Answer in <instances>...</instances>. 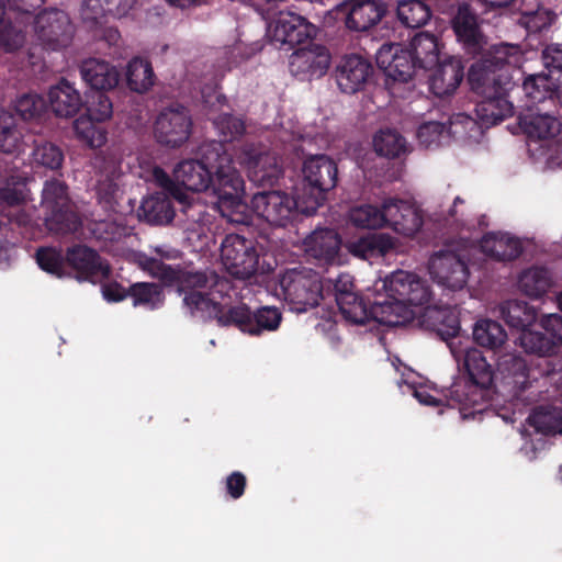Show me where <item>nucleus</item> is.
I'll use <instances>...</instances> for the list:
<instances>
[{"label":"nucleus","instance_id":"nucleus-1","mask_svg":"<svg viewBox=\"0 0 562 562\" xmlns=\"http://www.w3.org/2000/svg\"><path fill=\"white\" fill-rule=\"evenodd\" d=\"M385 300L368 302L358 292L348 305H338L342 317L352 325L379 324L387 327L406 325L415 318L413 306L429 303L431 291L417 274L397 270L382 281Z\"/></svg>","mask_w":562,"mask_h":562},{"label":"nucleus","instance_id":"nucleus-2","mask_svg":"<svg viewBox=\"0 0 562 562\" xmlns=\"http://www.w3.org/2000/svg\"><path fill=\"white\" fill-rule=\"evenodd\" d=\"M505 58L487 55L471 65L468 81L471 89L482 99L475 105V113L482 125H495L514 114L510 95L514 83L506 71Z\"/></svg>","mask_w":562,"mask_h":562},{"label":"nucleus","instance_id":"nucleus-3","mask_svg":"<svg viewBox=\"0 0 562 562\" xmlns=\"http://www.w3.org/2000/svg\"><path fill=\"white\" fill-rule=\"evenodd\" d=\"M211 149L206 150V161L212 162L211 187L217 196L216 206L223 217L239 222L247 204L245 199V181L235 168L232 156L223 142L212 140Z\"/></svg>","mask_w":562,"mask_h":562},{"label":"nucleus","instance_id":"nucleus-4","mask_svg":"<svg viewBox=\"0 0 562 562\" xmlns=\"http://www.w3.org/2000/svg\"><path fill=\"white\" fill-rule=\"evenodd\" d=\"M145 269L154 277L159 279L165 285H176L180 295H183L184 307L192 316H201L202 310L191 303L193 296L200 295L206 302H213L209 291L218 288V291L229 288V282L221 278L214 271H193L180 266L167 265L155 258H148Z\"/></svg>","mask_w":562,"mask_h":562},{"label":"nucleus","instance_id":"nucleus-5","mask_svg":"<svg viewBox=\"0 0 562 562\" xmlns=\"http://www.w3.org/2000/svg\"><path fill=\"white\" fill-rule=\"evenodd\" d=\"M302 172L300 193L305 203L304 211L306 215H313L326 201L327 193L337 186L338 167L334 159L322 154L307 158Z\"/></svg>","mask_w":562,"mask_h":562},{"label":"nucleus","instance_id":"nucleus-6","mask_svg":"<svg viewBox=\"0 0 562 562\" xmlns=\"http://www.w3.org/2000/svg\"><path fill=\"white\" fill-rule=\"evenodd\" d=\"M279 286L283 300L297 313L316 307L323 297L321 278L312 269L286 270L279 279Z\"/></svg>","mask_w":562,"mask_h":562},{"label":"nucleus","instance_id":"nucleus-7","mask_svg":"<svg viewBox=\"0 0 562 562\" xmlns=\"http://www.w3.org/2000/svg\"><path fill=\"white\" fill-rule=\"evenodd\" d=\"M252 211L269 224L285 227L299 214H305L303 196H292L282 191H262L252 195Z\"/></svg>","mask_w":562,"mask_h":562},{"label":"nucleus","instance_id":"nucleus-8","mask_svg":"<svg viewBox=\"0 0 562 562\" xmlns=\"http://www.w3.org/2000/svg\"><path fill=\"white\" fill-rule=\"evenodd\" d=\"M251 182L260 187H272L283 175V168L276 153L261 144L246 143L238 156Z\"/></svg>","mask_w":562,"mask_h":562},{"label":"nucleus","instance_id":"nucleus-9","mask_svg":"<svg viewBox=\"0 0 562 562\" xmlns=\"http://www.w3.org/2000/svg\"><path fill=\"white\" fill-rule=\"evenodd\" d=\"M221 259L227 271L237 279H249L258 270L259 254L251 239L228 234L222 241Z\"/></svg>","mask_w":562,"mask_h":562},{"label":"nucleus","instance_id":"nucleus-10","mask_svg":"<svg viewBox=\"0 0 562 562\" xmlns=\"http://www.w3.org/2000/svg\"><path fill=\"white\" fill-rule=\"evenodd\" d=\"M37 41L46 50H61L70 45L75 27L68 14L58 9L44 10L34 20Z\"/></svg>","mask_w":562,"mask_h":562},{"label":"nucleus","instance_id":"nucleus-11","mask_svg":"<svg viewBox=\"0 0 562 562\" xmlns=\"http://www.w3.org/2000/svg\"><path fill=\"white\" fill-rule=\"evenodd\" d=\"M192 131L190 111L181 104H172L160 111L154 124V134L161 145L177 148L183 145Z\"/></svg>","mask_w":562,"mask_h":562},{"label":"nucleus","instance_id":"nucleus-12","mask_svg":"<svg viewBox=\"0 0 562 562\" xmlns=\"http://www.w3.org/2000/svg\"><path fill=\"white\" fill-rule=\"evenodd\" d=\"M428 269L438 284L452 291L462 290L469 279L468 265L450 250L435 252L429 259Z\"/></svg>","mask_w":562,"mask_h":562},{"label":"nucleus","instance_id":"nucleus-13","mask_svg":"<svg viewBox=\"0 0 562 562\" xmlns=\"http://www.w3.org/2000/svg\"><path fill=\"white\" fill-rule=\"evenodd\" d=\"M376 65L387 77L401 82H408L419 71L408 47L396 43H383L375 54Z\"/></svg>","mask_w":562,"mask_h":562},{"label":"nucleus","instance_id":"nucleus-14","mask_svg":"<svg viewBox=\"0 0 562 562\" xmlns=\"http://www.w3.org/2000/svg\"><path fill=\"white\" fill-rule=\"evenodd\" d=\"M191 303L202 310L200 317L216 321L220 327H236L241 333L248 334L251 318V310L246 303L236 305L222 304L218 302H206L202 296L196 295Z\"/></svg>","mask_w":562,"mask_h":562},{"label":"nucleus","instance_id":"nucleus-15","mask_svg":"<svg viewBox=\"0 0 562 562\" xmlns=\"http://www.w3.org/2000/svg\"><path fill=\"white\" fill-rule=\"evenodd\" d=\"M211 144L212 142H205L199 147L198 159H184L173 169L176 181L189 191L202 192L211 187L214 164L206 161L207 154L204 150Z\"/></svg>","mask_w":562,"mask_h":562},{"label":"nucleus","instance_id":"nucleus-16","mask_svg":"<svg viewBox=\"0 0 562 562\" xmlns=\"http://www.w3.org/2000/svg\"><path fill=\"white\" fill-rule=\"evenodd\" d=\"M315 34V27L304 16L293 12L281 11L271 30V41L280 44V47L288 45L289 49L305 43Z\"/></svg>","mask_w":562,"mask_h":562},{"label":"nucleus","instance_id":"nucleus-17","mask_svg":"<svg viewBox=\"0 0 562 562\" xmlns=\"http://www.w3.org/2000/svg\"><path fill=\"white\" fill-rule=\"evenodd\" d=\"M66 261L79 280L95 283L106 279L110 274V268L102 261L100 255L86 245L68 247Z\"/></svg>","mask_w":562,"mask_h":562},{"label":"nucleus","instance_id":"nucleus-18","mask_svg":"<svg viewBox=\"0 0 562 562\" xmlns=\"http://www.w3.org/2000/svg\"><path fill=\"white\" fill-rule=\"evenodd\" d=\"M372 74V64L356 54L344 56L335 67L337 86L346 94H353L362 90Z\"/></svg>","mask_w":562,"mask_h":562},{"label":"nucleus","instance_id":"nucleus-19","mask_svg":"<svg viewBox=\"0 0 562 562\" xmlns=\"http://www.w3.org/2000/svg\"><path fill=\"white\" fill-rule=\"evenodd\" d=\"M330 65V54L324 46L295 50L290 59V71L299 80H313L323 77Z\"/></svg>","mask_w":562,"mask_h":562},{"label":"nucleus","instance_id":"nucleus-20","mask_svg":"<svg viewBox=\"0 0 562 562\" xmlns=\"http://www.w3.org/2000/svg\"><path fill=\"white\" fill-rule=\"evenodd\" d=\"M385 226L403 236L415 235L423 225L419 211L408 201L387 199L384 201Z\"/></svg>","mask_w":562,"mask_h":562},{"label":"nucleus","instance_id":"nucleus-21","mask_svg":"<svg viewBox=\"0 0 562 562\" xmlns=\"http://www.w3.org/2000/svg\"><path fill=\"white\" fill-rule=\"evenodd\" d=\"M452 29L468 53L473 55L480 53L483 48L484 36L480 29L477 13L470 4L462 3L458 7L457 13L452 18Z\"/></svg>","mask_w":562,"mask_h":562},{"label":"nucleus","instance_id":"nucleus-22","mask_svg":"<svg viewBox=\"0 0 562 562\" xmlns=\"http://www.w3.org/2000/svg\"><path fill=\"white\" fill-rule=\"evenodd\" d=\"M386 11L383 0H350L345 23L350 31L366 32L376 25Z\"/></svg>","mask_w":562,"mask_h":562},{"label":"nucleus","instance_id":"nucleus-23","mask_svg":"<svg viewBox=\"0 0 562 562\" xmlns=\"http://www.w3.org/2000/svg\"><path fill=\"white\" fill-rule=\"evenodd\" d=\"M306 252L324 265L340 263L341 238L333 228L314 231L305 239Z\"/></svg>","mask_w":562,"mask_h":562},{"label":"nucleus","instance_id":"nucleus-24","mask_svg":"<svg viewBox=\"0 0 562 562\" xmlns=\"http://www.w3.org/2000/svg\"><path fill=\"white\" fill-rule=\"evenodd\" d=\"M501 383L508 386L514 395L525 391L529 385V368L526 360L514 353H505L498 358L497 373Z\"/></svg>","mask_w":562,"mask_h":562},{"label":"nucleus","instance_id":"nucleus-25","mask_svg":"<svg viewBox=\"0 0 562 562\" xmlns=\"http://www.w3.org/2000/svg\"><path fill=\"white\" fill-rule=\"evenodd\" d=\"M429 77V88L437 97H446L456 91L463 79V65L454 56L438 61Z\"/></svg>","mask_w":562,"mask_h":562},{"label":"nucleus","instance_id":"nucleus-26","mask_svg":"<svg viewBox=\"0 0 562 562\" xmlns=\"http://www.w3.org/2000/svg\"><path fill=\"white\" fill-rule=\"evenodd\" d=\"M518 124L530 139H550L561 132L560 120L550 114L529 109L518 116Z\"/></svg>","mask_w":562,"mask_h":562},{"label":"nucleus","instance_id":"nucleus-27","mask_svg":"<svg viewBox=\"0 0 562 562\" xmlns=\"http://www.w3.org/2000/svg\"><path fill=\"white\" fill-rule=\"evenodd\" d=\"M80 75L91 91L112 90L120 79V74L114 66L98 58L83 60L80 65Z\"/></svg>","mask_w":562,"mask_h":562},{"label":"nucleus","instance_id":"nucleus-28","mask_svg":"<svg viewBox=\"0 0 562 562\" xmlns=\"http://www.w3.org/2000/svg\"><path fill=\"white\" fill-rule=\"evenodd\" d=\"M33 135L24 132V125L10 112H0V151L19 155L31 142Z\"/></svg>","mask_w":562,"mask_h":562},{"label":"nucleus","instance_id":"nucleus-29","mask_svg":"<svg viewBox=\"0 0 562 562\" xmlns=\"http://www.w3.org/2000/svg\"><path fill=\"white\" fill-rule=\"evenodd\" d=\"M483 254L497 261H512L522 252V246L518 238L505 233H487L481 241Z\"/></svg>","mask_w":562,"mask_h":562},{"label":"nucleus","instance_id":"nucleus-30","mask_svg":"<svg viewBox=\"0 0 562 562\" xmlns=\"http://www.w3.org/2000/svg\"><path fill=\"white\" fill-rule=\"evenodd\" d=\"M172 199L165 192L146 196L138 209V216L150 225H166L175 217Z\"/></svg>","mask_w":562,"mask_h":562},{"label":"nucleus","instance_id":"nucleus-31","mask_svg":"<svg viewBox=\"0 0 562 562\" xmlns=\"http://www.w3.org/2000/svg\"><path fill=\"white\" fill-rule=\"evenodd\" d=\"M48 102L53 112L59 117L75 116L83 105L80 93L65 79L49 89Z\"/></svg>","mask_w":562,"mask_h":562},{"label":"nucleus","instance_id":"nucleus-32","mask_svg":"<svg viewBox=\"0 0 562 562\" xmlns=\"http://www.w3.org/2000/svg\"><path fill=\"white\" fill-rule=\"evenodd\" d=\"M395 248V239L383 233H369L347 244L348 251L359 259L384 256Z\"/></svg>","mask_w":562,"mask_h":562},{"label":"nucleus","instance_id":"nucleus-33","mask_svg":"<svg viewBox=\"0 0 562 562\" xmlns=\"http://www.w3.org/2000/svg\"><path fill=\"white\" fill-rule=\"evenodd\" d=\"M461 367L467 372L469 380L481 389L491 387L496 376L492 364L487 362L483 352L475 348L465 351Z\"/></svg>","mask_w":562,"mask_h":562},{"label":"nucleus","instance_id":"nucleus-34","mask_svg":"<svg viewBox=\"0 0 562 562\" xmlns=\"http://www.w3.org/2000/svg\"><path fill=\"white\" fill-rule=\"evenodd\" d=\"M407 47L423 71L432 69L439 61L438 38L431 33H417Z\"/></svg>","mask_w":562,"mask_h":562},{"label":"nucleus","instance_id":"nucleus-35","mask_svg":"<svg viewBox=\"0 0 562 562\" xmlns=\"http://www.w3.org/2000/svg\"><path fill=\"white\" fill-rule=\"evenodd\" d=\"M527 424L544 436L562 434V408L552 405L536 406L527 417Z\"/></svg>","mask_w":562,"mask_h":562},{"label":"nucleus","instance_id":"nucleus-36","mask_svg":"<svg viewBox=\"0 0 562 562\" xmlns=\"http://www.w3.org/2000/svg\"><path fill=\"white\" fill-rule=\"evenodd\" d=\"M499 315L512 328L522 330L531 326L537 319L536 310L520 300H507L499 305Z\"/></svg>","mask_w":562,"mask_h":562},{"label":"nucleus","instance_id":"nucleus-37","mask_svg":"<svg viewBox=\"0 0 562 562\" xmlns=\"http://www.w3.org/2000/svg\"><path fill=\"white\" fill-rule=\"evenodd\" d=\"M44 225L56 236H66L76 233L82 225L77 212L71 206L45 211Z\"/></svg>","mask_w":562,"mask_h":562},{"label":"nucleus","instance_id":"nucleus-38","mask_svg":"<svg viewBox=\"0 0 562 562\" xmlns=\"http://www.w3.org/2000/svg\"><path fill=\"white\" fill-rule=\"evenodd\" d=\"M530 104L543 103L546 100L553 101L557 92V83L550 75L544 72L529 75L525 78L521 87Z\"/></svg>","mask_w":562,"mask_h":562},{"label":"nucleus","instance_id":"nucleus-39","mask_svg":"<svg viewBox=\"0 0 562 562\" xmlns=\"http://www.w3.org/2000/svg\"><path fill=\"white\" fill-rule=\"evenodd\" d=\"M155 74L150 61L134 57L126 67L127 87L137 93L147 92L155 83Z\"/></svg>","mask_w":562,"mask_h":562},{"label":"nucleus","instance_id":"nucleus-40","mask_svg":"<svg viewBox=\"0 0 562 562\" xmlns=\"http://www.w3.org/2000/svg\"><path fill=\"white\" fill-rule=\"evenodd\" d=\"M473 339L482 347L496 350L505 344L507 334L496 321L480 319L473 327Z\"/></svg>","mask_w":562,"mask_h":562},{"label":"nucleus","instance_id":"nucleus-41","mask_svg":"<svg viewBox=\"0 0 562 562\" xmlns=\"http://www.w3.org/2000/svg\"><path fill=\"white\" fill-rule=\"evenodd\" d=\"M130 297L133 306H143L154 311L159 308L165 301L161 285L154 282H136L130 285Z\"/></svg>","mask_w":562,"mask_h":562},{"label":"nucleus","instance_id":"nucleus-42","mask_svg":"<svg viewBox=\"0 0 562 562\" xmlns=\"http://www.w3.org/2000/svg\"><path fill=\"white\" fill-rule=\"evenodd\" d=\"M518 285L526 295L540 297L551 285L550 273L542 267L529 268L520 273Z\"/></svg>","mask_w":562,"mask_h":562},{"label":"nucleus","instance_id":"nucleus-43","mask_svg":"<svg viewBox=\"0 0 562 562\" xmlns=\"http://www.w3.org/2000/svg\"><path fill=\"white\" fill-rule=\"evenodd\" d=\"M35 258L43 271L58 279L70 276V272L67 270L66 252L64 254L61 248L40 247L36 250Z\"/></svg>","mask_w":562,"mask_h":562},{"label":"nucleus","instance_id":"nucleus-44","mask_svg":"<svg viewBox=\"0 0 562 562\" xmlns=\"http://www.w3.org/2000/svg\"><path fill=\"white\" fill-rule=\"evenodd\" d=\"M282 318L281 311L274 306H261L251 311L248 335L261 336L267 331H276L280 327Z\"/></svg>","mask_w":562,"mask_h":562},{"label":"nucleus","instance_id":"nucleus-45","mask_svg":"<svg viewBox=\"0 0 562 562\" xmlns=\"http://www.w3.org/2000/svg\"><path fill=\"white\" fill-rule=\"evenodd\" d=\"M373 147L378 155L397 158L406 153L405 138L394 130H381L373 138Z\"/></svg>","mask_w":562,"mask_h":562},{"label":"nucleus","instance_id":"nucleus-46","mask_svg":"<svg viewBox=\"0 0 562 562\" xmlns=\"http://www.w3.org/2000/svg\"><path fill=\"white\" fill-rule=\"evenodd\" d=\"M349 221L360 228L378 229L384 227V203L381 209L371 204L353 207L349 212Z\"/></svg>","mask_w":562,"mask_h":562},{"label":"nucleus","instance_id":"nucleus-47","mask_svg":"<svg viewBox=\"0 0 562 562\" xmlns=\"http://www.w3.org/2000/svg\"><path fill=\"white\" fill-rule=\"evenodd\" d=\"M34 145L32 151L33 161L50 170H57L63 166V150L55 144L42 139H31Z\"/></svg>","mask_w":562,"mask_h":562},{"label":"nucleus","instance_id":"nucleus-48","mask_svg":"<svg viewBox=\"0 0 562 562\" xmlns=\"http://www.w3.org/2000/svg\"><path fill=\"white\" fill-rule=\"evenodd\" d=\"M557 15L551 10L538 4L536 9L524 10L518 18V24L529 33H540L551 26Z\"/></svg>","mask_w":562,"mask_h":562},{"label":"nucleus","instance_id":"nucleus-49","mask_svg":"<svg viewBox=\"0 0 562 562\" xmlns=\"http://www.w3.org/2000/svg\"><path fill=\"white\" fill-rule=\"evenodd\" d=\"M520 346L527 353L540 357L551 356L555 351L554 340L542 331L525 329L519 336Z\"/></svg>","mask_w":562,"mask_h":562},{"label":"nucleus","instance_id":"nucleus-50","mask_svg":"<svg viewBox=\"0 0 562 562\" xmlns=\"http://www.w3.org/2000/svg\"><path fill=\"white\" fill-rule=\"evenodd\" d=\"M29 193L27 178L20 175L10 176L0 188V202L8 206H19L26 202Z\"/></svg>","mask_w":562,"mask_h":562},{"label":"nucleus","instance_id":"nucleus-51","mask_svg":"<svg viewBox=\"0 0 562 562\" xmlns=\"http://www.w3.org/2000/svg\"><path fill=\"white\" fill-rule=\"evenodd\" d=\"M88 114L80 116L74 122V130L79 139L86 142L91 148H98L106 142V134L102 131Z\"/></svg>","mask_w":562,"mask_h":562},{"label":"nucleus","instance_id":"nucleus-52","mask_svg":"<svg viewBox=\"0 0 562 562\" xmlns=\"http://www.w3.org/2000/svg\"><path fill=\"white\" fill-rule=\"evenodd\" d=\"M13 109L22 121H31L46 111L47 102L37 93H24L15 100Z\"/></svg>","mask_w":562,"mask_h":562},{"label":"nucleus","instance_id":"nucleus-53","mask_svg":"<svg viewBox=\"0 0 562 562\" xmlns=\"http://www.w3.org/2000/svg\"><path fill=\"white\" fill-rule=\"evenodd\" d=\"M105 91L95 90L87 94L86 114L98 122H104L113 114V103Z\"/></svg>","mask_w":562,"mask_h":562},{"label":"nucleus","instance_id":"nucleus-54","mask_svg":"<svg viewBox=\"0 0 562 562\" xmlns=\"http://www.w3.org/2000/svg\"><path fill=\"white\" fill-rule=\"evenodd\" d=\"M449 135L450 132L447 125L438 121L422 123L416 134L419 145L425 148L439 147L443 139L449 138Z\"/></svg>","mask_w":562,"mask_h":562},{"label":"nucleus","instance_id":"nucleus-55","mask_svg":"<svg viewBox=\"0 0 562 562\" xmlns=\"http://www.w3.org/2000/svg\"><path fill=\"white\" fill-rule=\"evenodd\" d=\"M42 206L45 211L70 206L68 187L59 180H48L42 191Z\"/></svg>","mask_w":562,"mask_h":562},{"label":"nucleus","instance_id":"nucleus-56","mask_svg":"<svg viewBox=\"0 0 562 562\" xmlns=\"http://www.w3.org/2000/svg\"><path fill=\"white\" fill-rule=\"evenodd\" d=\"M4 14L5 4L0 0V48L5 52H14L24 44L25 35L5 20Z\"/></svg>","mask_w":562,"mask_h":562},{"label":"nucleus","instance_id":"nucleus-57","mask_svg":"<svg viewBox=\"0 0 562 562\" xmlns=\"http://www.w3.org/2000/svg\"><path fill=\"white\" fill-rule=\"evenodd\" d=\"M431 318L436 321L435 329L443 338H453L460 330V321L451 310H436L431 312Z\"/></svg>","mask_w":562,"mask_h":562},{"label":"nucleus","instance_id":"nucleus-58","mask_svg":"<svg viewBox=\"0 0 562 562\" xmlns=\"http://www.w3.org/2000/svg\"><path fill=\"white\" fill-rule=\"evenodd\" d=\"M214 125L223 136L224 142H232L241 136L245 132L244 121L232 114H221L214 121Z\"/></svg>","mask_w":562,"mask_h":562},{"label":"nucleus","instance_id":"nucleus-59","mask_svg":"<svg viewBox=\"0 0 562 562\" xmlns=\"http://www.w3.org/2000/svg\"><path fill=\"white\" fill-rule=\"evenodd\" d=\"M335 300L337 305H348L349 299L356 293L353 278L348 273L339 274L334 284Z\"/></svg>","mask_w":562,"mask_h":562},{"label":"nucleus","instance_id":"nucleus-60","mask_svg":"<svg viewBox=\"0 0 562 562\" xmlns=\"http://www.w3.org/2000/svg\"><path fill=\"white\" fill-rule=\"evenodd\" d=\"M119 186L111 179L100 181L97 187L99 202L105 207L112 209L116 203Z\"/></svg>","mask_w":562,"mask_h":562},{"label":"nucleus","instance_id":"nucleus-61","mask_svg":"<svg viewBox=\"0 0 562 562\" xmlns=\"http://www.w3.org/2000/svg\"><path fill=\"white\" fill-rule=\"evenodd\" d=\"M542 60L549 70L562 71V43H551L542 50Z\"/></svg>","mask_w":562,"mask_h":562},{"label":"nucleus","instance_id":"nucleus-62","mask_svg":"<svg viewBox=\"0 0 562 562\" xmlns=\"http://www.w3.org/2000/svg\"><path fill=\"white\" fill-rule=\"evenodd\" d=\"M541 327L554 340V347L562 345V316L550 314L541 319Z\"/></svg>","mask_w":562,"mask_h":562},{"label":"nucleus","instance_id":"nucleus-63","mask_svg":"<svg viewBox=\"0 0 562 562\" xmlns=\"http://www.w3.org/2000/svg\"><path fill=\"white\" fill-rule=\"evenodd\" d=\"M226 493L233 498H240L247 486V479L244 473L239 471L232 472L225 482Z\"/></svg>","mask_w":562,"mask_h":562},{"label":"nucleus","instance_id":"nucleus-64","mask_svg":"<svg viewBox=\"0 0 562 562\" xmlns=\"http://www.w3.org/2000/svg\"><path fill=\"white\" fill-rule=\"evenodd\" d=\"M102 294L108 302H121L130 297V286L125 288L119 282H110L102 286Z\"/></svg>","mask_w":562,"mask_h":562}]
</instances>
